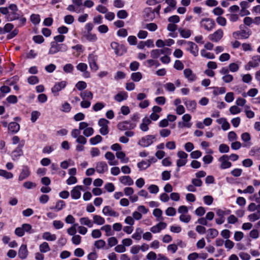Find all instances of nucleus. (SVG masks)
<instances>
[{"label":"nucleus","instance_id":"obj_1","mask_svg":"<svg viewBox=\"0 0 260 260\" xmlns=\"http://www.w3.org/2000/svg\"><path fill=\"white\" fill-rule=\"evenodd\" d=\"M80 134V129L77 128L72 129L71 133V136L76 139V142L77 145L76 146V150L77 152L83 151L85 149L84 145L87 143L86 138Z\"/></svg>","mask_w":260,"mask_h":260},{"label":"nucleus","instance_id":"obj_2","mask_svg":"<svg viewBox=\"0 0 260 260\" xmlns=\"http://www.w3.org/2000/svg\"><path fill=\"white\" fill-rule=\"evenodd\" d=\"M68 49V46L64 44H59L57 43L56 42H51L48 54L53 55L59 52H66Z\"/></svg>","mask_w":260,"mask_h":260},{"label":"nucleus","instance_id":"obj_3","mask_svg":"<svg viewBox=\"0 0 260 260\" xmlns=\"http://www.w3.org/2000/svg\"><path fill=\"white\" fill-rule=\"evenodd\" d=\"M200 26L205 30L210 31L216 26L214 20L210 18H204L200 22Z\"/></svg>","mask_w":260,"mask_h":260},{"label":"nucleus","instance_id":"obj_4","mask_svg":"<svg viewBox=\"0 0 260 260\" xmlns=\"http://www.w3.org/2000/svg\"><path fill=\"white\" fill-rule=\"evenodd\" d=\"M182 42L184 43L185 49L186 51L190 52L195 57L198 55L199 48L194 43L186 41H183Z\"/></svg>","mask_w":260,"mask_h":260},{"label":"nucleus","instance_id":"obj_5","mask_svg":"<svg viewBox=\"0 0 260 260\" xmlns=\"http://www.w3.org/2000/svg\"><path fill=\"white\" fill-rule=\"evenodd\" d=\"M155 137L154 135H146L142 137L138 142V144L143 147H147L154 142Z\"/></svg>","mask_w":260,"mask_h":260},{"label":"nucleus","instance_id":"obj_6","mask_svg":"<svg viewBox=\"0 0 260 260\" xmlns=\"http://www.w3.org/2000/svg\"><path fill=\"white\" fill-rule=\"evenodd\" d=\"M32 229V226L30 224L28 223H24L21 226L16 228L15 230V234L18 237H22L25 232L31 233L30 231Z\"/></svg>","mask_w":260,"mask_h":260},{"label":"nucleus","instance_id":"obj_7","mask_svg":"<svg viewBox=\"0 0 260 260\" xmlns=\"http://www.w3.org/2000/svg\"><path fill=\"white\" fill-rule=\"evenodd\" d=\"M98 56L93 54H89L88 56V62L90 70L95 72L99 70V66L97 63Z\"/></svg>","mask_w":260,"mask_h":260},{"label":"nucleus","instance_id":"obj_8","mask_svg":"<svg viewBox=\"0 0 260 260\" xmlns=\"http://www.w3.org/2000/svg\"><path fill=\"white\" fill-rule=\"evenodd\" d=\"M177 155L179 158L176 161L177 166L180 168L185 166L187 162L188 154L183 151H179Z\"/></svg>","mask_w":260,"mask_h":260},{"label":"nucleus","instance_id":"obj_9","mask_svg":"<svg viewBox=\"0 0 260 260\" xmlns=\"http://www.w3.org/2000/svg\"><path fill=\"white\" fill-rule=\"evenodd\" d=\"M218 161L220 162L219 167L221 170H225L231 168L232 166V163L229 161V155H223L218 158Z\"/></svg>","mask_w":260,"mask_h":260},{"label":"nucleus","instance_id":"obj_10","mask_svg":"<svg viewBox=\"0 0 260 260\" xmlns=\"http://www.w3.org/2000/svg\"><path fill=\"white\" fill-rule=\"evenodd\" d=\"M67 82L66 81H61L55 83L51 89L52 92L53 93L54 95H58V92L67 86Z\"/></svg>","mask_w":260,"mask_h":260},{"label":"nucleus","instance_id":"obj_11","mask_svg":"<svg viewBox=\"0 0 260 260\" xmlns=\"http://www.w3.org/2000/svg\"><path fill=\"white\" fill-rule=\"evenodd\" d=\"M109 121L105 118H101L99 120L98 124L101 127L100 133L103 135H106L109 133L108 124Z\"/></svg>","mask_w":260,"mask_h":260},{"label":"nucleus","instance_id":"obj_12","mask_svg":"<svg viewBox=\"0 0 260 260\" xmlns=\"http://www.w3.org/2000/svg\"><path fill=\"white\" fill-rule=\"evenodd\" d=\"M111 47L114 50L115 54L120 56L126 52L125 47L122 45H120L118 43L113 42L111 43Z\"/></svg>","mask_w":260,"mask_h":260},{"label":"nucleus","instance_id":"obj_13","mask_svg":"<svg viewBox=\"0 0 260 260\" xmlns=\"http://www.w3.org/2000/svg\"><path fill=\"white\" fill-rule=\"evenodd\" d=\"M251 31L250 30H241L239 31H237L233 34V36L236 39H248L249 36L251 35Z\"/></svg>","mask_w":260,"mask_h":260},{"label":"nucleus","instance_id":"obj_14","mask_svg":"<svg viewBox=\"0 0 260 260\" xmlns=\"http://www.w3.org/2000/svg\"><path fill=\"white\" fill-rule=\"evenodd\" d=\"M223 31L221 29H218L208 36L209 39L214 42H219L223 37Z\"/></svg>","mask_w":260,"mask_h":260},{"label":"nucleus","instance_id":"obj_15","mask_svg":"<svg viewBox=\"0 0 260 260\" xmlns=\"http://www.w3.org/2000/svg\"><path fill=\"white\" fill-rule=\"evenodd\" d=\"M135 123H131L129 121H124L119 123L117 125L118 128L120 131L132 129L136 127Z\"/></svg>","mask_w":260,"mask_h":260},{"label":"nucleus","instance_id":"obj_16","mask_svg":"<svg viewBox=\"0 0 260 260\" xmlns=\"http://www.w3.org/2000/svg\"><path fill=\"white\" fill-rule=\"evenodd\" d=\"M102 212L104 215L111 217H118L119 215L118 212L115 211L109 206H105L102 210Z\"/></svg>","mask_w":260,"mask_h":260},{"label":"nucleus","instance_id":"obj_17","mask_svg":"<svg viewBox=\"0 0 260 260\" xmlns=\"http://www.w3.org/2000/svg\"><path fill=\"white\" fill-rule=\"evenodd\" d=\"M167 226L166 223L164 222H159L157 224L152 226L150 231L153 234L159 233L161 230L165 229Z\"/></svg>","mask_w":260,"mask_h":260},{"label":"nucleus","instance_id":"obj_18","mask_svg":"<svg viewBox=\"0 0 260 260\" xmlns=\"http://www.w3.org/2000/svg\"><path fill=\"white\" fill-rule=\"evenodd\" d=\"M83 190L82 185H77L73 188L71 191V197L72 199L77 200L81 197V190Z\"/></svg>","mask_w":260,"mask_h":260},{"label":"nucleus","instance_id":"obj_19","mask_svg":"<svg viewBox=\"0 0 260 260\" xmlns=\"http://www.w3.org/2000/svg\"><path fill=\"white\" fill-rule=\"evenodd\" d=\"M30 175V171L29 167L26 166L22 167L21 171L19 175L18 180L22 181L27 178Z\"/></svg>","mask_w":260,"mask_h":260},{"label":"nucleus","instance_id":"obj_20","mask_svg":"<svg viewBox=\"0 0 260 260\" xmlns=\"http://www.w3.org/2000/svg\"><path fill=\"white\" fill-rule=\"evenodd\" d=\"M24 144H19L17 148L12 152V158L13 160H18L19 157L22 155L23 154V151H22V147L23 146Z\"/></svg>","mask_w":260,"mask_h":260},{"label":"nucleus","instance_id":"obj_21","mask_svg":"<svg viewBox=\"0 0 260 260\" xmlns=\"http://www.w3.org/2000/svg\"><path fill=\"white\" fill-rule=\"evenodd\" d=\"M184 77L190 82L194 81L197 79V77L194 74L192 71L190 69H185L183 71Z\"/></svg>","mask_w":260,"mask_h":260},{"label":"nucleus","instance_id":"obj_22","mask_svg":"<svg viewBox=\"0 0 260 260\" xmlns=\"http://www.w3.org/2000/svg\"><path fill=\"white\" fill-rule=\"evenodd\" d=\"M108 169L107 164L105 161H100L96 164L95 170L100 174H103L107 172Z\"/></svg>","mask_w":260,"mask_h":260},{"label":"nucleus","instance_id":"obj_23","mask_svg":"<svg viewBox=\"0 0 260 260\" xmlns=\"http://www.w3.org/2000/svg\"><path fill=\"white\" fill-rule=\"evenodd\" d=\"M191 118V116L189 114H184L182 117V119L184 122H178V126L181 128H182L183 127H187L188 128L190 127L191 124L190 123H188V122H189Z\"/></svg>","mask_w":260,"mask_h":260},{"label":"nucleus","instance_id":"obj_24","mask_svg":"<svg viewBox=\"0 0 260 260\" xmlns=\"http://www.w3.org/2000/svg\"><path fill=\"white\" fill-rule=\"evenodd\" d=\"M87 65L85 63H79L77 66L76 68L78 70L83 73V76L85 78H89L90 74L89 72L87 71Z\"/></svg>","mask_w":260,"mask_h":260},{"label":"nucleus","instance_id":"obj_25","mask_svg":"<svg viewBox=\"0 0 260 260\" xmlns=\"http://www.w3.org/2000/svg\"><path fill=\"white\" fill-rule=\"evenodd\" d=\"M151 120L147 117H145L142 120V122L140 124V129L144 132L149 130V125L151 124Z\"/></svg>","mask_w":260,"mask_h":260},{"label":"nucleus","instance_id":"obj_26","mask_svg":"<svg viewBox=\"0 0 260 260\" xmlns=\"http://www.w3.org/2000/svg\"><path fill=\"white\" fill-rule=\"evenodd\" d=\"M105 157L108 160V163L110 166H116L118 164V161L115 160L114 154L111 152H106Z\"/></svg>","mask_w":260,"mask_h":260},{"label":"nucleus","instance_id":"obj_27","mask_svg":"<svg viewBox=\"0 0 260 260\" xmlns=\"http://www.w3.org/2000/svg\"><path fill=\"white\" fill-rule=\"evenodd\" d=\"M66 206V203L63 200H58L54 206L51 207L50 209L53 210L55 212H59L65 208Z\"/></svg>","mask_w":260,"mask_h":260},{"label":"nucleus","instance_id":"obj_28","mask_svg":"<svg viewBox=\"0 0 260 260\" xmlns=\"http://www.w3.org/2000/svg\"><path fill=\"white\" fill-rule=\"evenodd\" d=\"M28 253L26 245H21L18 250V256L21 259H25L27 256Z\"/></svg>","mask_w":260,"mask_h":260},{"label":"nucleus","instance_id":"obj_29","mask_svg":"<svg viewBox=\"0 0 260 260\" xmlns=\"http://www.w3.org/2000/svg\"><path fill=\"white\" fill-rule=\"evenodd\" d=\"M120 182L124 185L131 186L134 184V181L129 176H123L119 178Z\"/></svg>","mask_w":260,"mask_h":260},{"label":"nucleus","instance_id":"obj_30","mask_svg":"<svg viewBox=\"0 0 260 260\" xmlns=\"http://www.w3.org/2000/svg\"><path fill=\"white\" fill-rule=\"evenodd\" d=\"M80 96L83 100L91 101L93 98V93L89 90H86L80 92Z\"/></svg>","mask_w":260,"mask_h":260},{"label":"nucleus","instance_id":"obj_31","mask_svg":"<svg viewBox=\"0 0 260 260\" xmlns=\"http://www.w3.org/2000/svg\"><path fill=\"white\" fill-rule=\"evenodd\" d=\"M19 129L20 125L15 122H11L8 124V130L11 133H17Z\"/></svg>","mask_w":260,"mask_h":260},{"label":"nucleus","instance_id":"obj_32","mask_svg":"<svg viewBox=\"0 0 260 260\" xmlns=\"http://www.w3.org/2000/svg\"><path fill=\"white\" fill-rule=\"evenodd\" d=\"M127 97V93L123 91L116 94L114 96V100L118 102H121L124 100H126Z\"/></svg>","mask_w":260,"mask_h":260},{"label":"nucleus","instance_id":"obj_33","mask_svg":"<svg viewBox=\"0 0 260 260\" xmlns=\"http://www.w3.org/2000/svg\"><path fill=\"white\" fill-rule=\"evenodd\" d=\"M218 231L216 229L213 228L209 229L207 231L206 239L207 240L214 239L218 236Z\"/></svg>","mask_w":260,"mask_h":260},{"label":"nucleus","instance_id":"obj_34","mask_svg":"<svg viewBox=\"0 0 260 260\" xmlns=\"http://www.w3.org/2000/svg\"><path fill=\"white\" fill-rule=\"evenodd\" d=\"M216 122L218 124H221L222 129L224 131H226L230 128V124L227 121V120L225 118H221L219 119H217L216 120Z\"/></svg>","mask_w":260,"mask_h":260},{"label":"nucleus","instance_id":"obj_35","mask_svg":"<svg viewBox=\"0 0 260 260\" xmlns=\"http://www.w3.org/2000/svg\"><path fill=\"white\" fill-rule=\"evenodd\" d=\"M21 15V14L19 13V11L9 12L7 18L8 21H12L19 19Z\"/></svg>","mask_w":260,"mask_h":260},{"label":"nucleus","instance_id":"obj_36","mask_svg":"<svg viewBox=\"0 0 260 260\" xmlns=\"http://www.w3.org/2000/svg\"><path fill=\"white\" fill-rule=\"evenodd\" d=\"M178 31L181 37L183 38H188L191 35L192 31L189 29L180 28L178 29Z\"/></svg>","mask_w":260,"mask_h":260},{"label":"nucleus","instance_id":"obj_37","mask_svg":"<svg viewBox=\"0 0 260 260\" xmlns=\"http://www.w3.org/2000/svg\"><path fill=\"white\" fill-rule=\"evenodd\" d=\"M79 221L81 225H86L88 228H92L93 226V222L92 221L87 217L80 218Z\"/></svg>","mask_w":260,"mask_h":260},{"label":"nucleus","instance_id":"obj_38","mask_svg":"<svg viewBox=\"0 0 260 260\" xmlns=\"http://www.w3.org/2000/svg\"><path fill=\"white\" fill-rule=\"evenodd\" d=\"M184 104L189 111H193L196 108L197 103L195 101L186 100L184 101Z\"/></svg>","mask_w":260,"mask_h":260},{"label":"nucleus","instance_id":"obj_39","mask_svg":"<svg viewBox=\"0 0 260 260\" xmlns=\"http://www.w3.org/2000/svg\"><path fill=\"white\" fill-rule=\"evenodd\" d=\"M93 224L103 225L105 223V219L102 216L99 215H93L92 216Z\"/></svg>","mask_w":260,"mask_h":260},{"label":"nucleus","instance_id":"obj_40","mask_svg":"<svg viewBox=\"0 0 260 260\" xmlns=\"http://www.w3.org/2000/svg\"><path fill=\"white\" fill-rule=\"evenodd\" d=\"M42 238L48 241H54L56 239V236L50 232H46L43 234Z\"/></svg>","mask_w":260,"mask_h":260},{"label":"nucleus","instance_id":"obj_41","mask_svg":"<svg viewBox=\"0 0 260 260\" xmlns=\"http://www.w3.org/2000/svg\"><path fill=\"white\" fill-rule=\"evenodd\" d=\"M143 230L140 228H136L135 233L132 235V238L136 240L140 241L142 238Z\"/></svg>","mask_w":260,"mask_h":260},{"label":"nucleus","instance_id":"obj_42","mask_svg":"<svg viewBox=\"0 0 260 260\" xmlns=\"http://www.w3.org/2000/svg\"><path fill=\"white\" fill-rule=\"evenodd\" d=\"M101 230L105 232V235L107 237L112 236L114 233L112 230L111 226L109 224H106L101 227Z\"/></svg>","mask_w":260,"mask_h":260},{"label":"nucleus","instance_id":"obj_43","mask_svg":"<svg viewBox=\"0 0 260 260\" xmlns=\"http://www.w3.org/2000/svg\"><path fill=\"white\" fill-rule=\"evenodd\" d=\"M240 61H237V62H232L230 63L229 65L230 71L231 72H236L238 71L240 68Z\"/></svg>","mask_w":260,"mask_h":260},{"label":"nucleus","instance_id":"obj_44","mask_svg":"<svg viewBox=\"0 0 260 260\" xmlns=\"http://www.w3.org/2000/svg\"><path fill=\"white\" fill-rule=\"evenodd\" d=\"M201 55L203 57L206 58L207 59H214L215 56L213 53L208 52L205 49H202L200 51Z\"/></svg>","mask_w":260,"mask_h":260},{"label":"nucleus","instance_id":"obj_45","mask_svg":"<svg viewBox=\"0 0 260 260\" xmlns=\"http://www.w3.org/2000/svg\"><path fill=\"white\" fill-rule=\"evenodd\" d=\"M248 219L250 221L254 222L260 219V211L249 214Z\"/></svg>","mask_w":260,"mask_h":260},{"label":"nucleus","instance_id":"obj_46","mask_svg":"<svg viewBox=\"0 0 260 260\" xmlns=\"http://www.w3.org/2000/svg\"><path fill=\"white\" fill-rule=\"evenodd\" d=\"M151 165L150 160H143L137 164L138 167L140 170H143L148 168Z\"/></svg>","mask_w":260,"mask_h":260},{"label":"nucleus","instance_id":"obj_47","mask_svg":"<svg viewBox=\"0 0 260 260\" xmlns=\"http://www.w3.org/2000/svg\"><path fill=\"white\" fill-rule=\"evenodd\" d=\"M116 156L118 159L121 160L122 162L126 163L128 161V158L125 157V154L123 151H117Z\"/></svg>","mask_w":260,"mask_h":260},{"label":"nucleus","instance_id":"obj_48","mask_svg":"<svg viewBox=\"0 0 260 260\" xmlns=\"http://www.w3.org/2000/svg\"><path fill=\"white\" fill-rule=\"evenodd\" d=\"M142 74L140 72L133 73L131 75V79L134 82H139L142 78Z\"/></svg>","mask_w":260,"mask_h":260},{"label":"nucleus","instance_id":"obj_49","mask_svg":"<svg viewBox=\"0 0 260 260\" xmlns=\"http://www.w3.org/2000/svg\"><path fill=\"white\" fill-rule=\"evenodd\" d=\"M39 250L42 253H46L50 250V248L48 243L44 242L40 245Z\"/></svg>","mask_w":260,"mask_h":260},{"label":"nucleus","instance_id":"obj_50","mask_svg":"<svg viewBox=\"0 0 260 260\" xmlns=\"http://www.w3.org/2000/svg\"><path fill=\"white\" fill-rule=\"evenodd\" d=\"M162 214V211L160 209L156 208L153 211V215L157 218V221H162L164 220Z\"/></svg>","mask_w":260,"mask_h":260},{"label":"nucleus","instance_id":"obj_51","mask_svg":"<svg viewBox=\"0 0 260 260\" xmlns=\"http://www.w3.org/2000/svg\"><path fill=\"white\" fill-rule=\"evenodd\" d=\"M102 139V137L100 135H98L94 137L91 138L89 139V142L91 145H94L100 143Z\"/></svg>","mask_w":260,"mask_h":260},{"label":"nucleus","instance_id":"obj_52","mask_svg":"<svg viewBox=\"0 0 260 260\" xmlns=\"http://www.w3.org/2000/svg\"><path fill=\"white\" fill-rule=\"evenodd\" d=\"M260 63V55H257L253 56L250 63L251 66L257 67L259 66Z\"/></svg>","mask_w":260,"mask_h":260},{"label":"nucleus","instance_id":"obj_53","mask_svg":"<svg viewBox=\"0 0 260 260\" xmlns=\"http://www.w3.org/2000/svg\"><path fill=\"white\" fill-rule=\"evenodd\" d=\"M0 176L7 179H11L13 177V175L12 173L2 169H0Z\"/></svg>","mask_w":260,"mask_h":260},{"label":"nucleus","instance_id":"obj_54","mask_svg":"<svg viewBox=\"0 0 260 260\" xmlns=\"http://www.w3.org/2000/svg\"><path fill=\"white\" fill-rule=\"evenodd\" d=\"M105 106V104L102 102H97L92 106V109L95 112L101 110Z\"/></svg>","mask_w":260,"mask_h":260},{"label":"nucleus","instance_id":"obj_55","mask_svg":"<svg viewBox=\"0 0 260 260\" xmlns=\"http://www.w3.org/2000/svg\"><path fill=\"white\" fill-rule=\"evenodd\" d=\"M242 80L244 83H249L252 80V77L250 74H242Z\"/></svg>","mask_w":260,"mask_h":260},{"label":"nucleus","instance_id":"obj_56","mask_svg":"<svg viewBox=\"0 0 260 260\" xmlns=\"http://www.w3.org/2000/svg\"><path fill=\"white\" fill-rule=\"evenodd\" d=\"M85 37L89 42H95L98 40L96 35L91 34L90 32H87V34L85 35Z\"/></svg>","mask_w":260,"mask_h":260},{"label":"nucleus","instance_id":"obj_57","mask_svg":"<svg viewBox=\"0 0 260 260\" xmlns=\"http://www.w3.org/2000/svg\"><path fill=\"white\" fill-rule=\"evenodd\" d=\"M94 133V129L91 127H87L84 131L83 132V136L89 137L92 135Z\"/></svg>","mask_w":260,"mask_h":260},{"label":"nucleus","instance_id":"obj_58","mask_svg":"<svg viewBox=\"0 0 260 260\" xmlns=\"http://www.w3.org/2000/svg\"><path fill=\"white\" fill-rule=\"evenodd\" d=\"M117 16L119 19H125L128 16V13L125 10H121L117 12Z\"/></svg>","mask_w":260,"mask_h":260},{"label":"nucleus","instance_id":"obj_59","mask_svg":"<svg viewBox=\"0 0 260 260\" xmlns=\"http://www.w3.org/2000/svg\"><path fill=\"white\" fill-rule=\"evenodd\" d=\"M41 115L40 112L38 111H33L31 113V121L33 123L35 122Z\"/></svg>","mask_w":260,"mask_h":260},{"label":"nucleus","instance_id":"obj_60","mask_svg":"<svg viewBox=\"0 0 260 260\" xmlns=\"http://www.w3.org/2000/svg\"><path fill=\"white\" fill-rule=\"evenodd\" d=\"M30 20L34 24H38L40 22V15L38 14H33L30 16Z\"/></svg>","mask_w":260,"mask_h":260},{"label":"nucleus","instance_id":"obj_61","mask_svg":"<svg viewBox=\"0 0 260 260\" xmlns=\"http://www.w3.org/2000/svg\"><path fill=\"white\" fill-rule=\"evenodd\" d=\"M179 219L184 223H188L191 220V216L188 214L180 215Z\"/></svg>","mask_w":260,"mask_h":260},{"label":"nucleus","instance_id":"obj_62","mask_svg":"<svg viewBox=\"0 0 260 260\" xmlns=\"http://www.w3.org/2000/svg\"><path fill=\"white\" fill-rule=\"evenodd\" d=\"M81 237L79 235H75L72 238V242L73 244L78 245L81 243Z\"/></svg>","mask_w":260,"mask_h":260},{"label":"nucleus","instance_id":"obj_63","mask_svg":"<svg viewBox=\"0 0 260 260\" xmlns=\"http://www.w3.org/2000/svg\"><path fill=\"white\" fill-rule=\"evenodd\" d=\"M148 189L149 190L150 193H153V194H156L159 191L158 186L155 184L150 185L148 187Z\"/></svg>","mask_w":260,"mask_h":260},{"label":"nucleus","instance_id":"obj_64","mask_svg":"<svg viewBox=\"0 0 260 260\" xmlns=\"http://www.w3.org/2000/svg\"><path fill=\"white\" fill-rule=\"evenodd\" d=\"M75 86L79 90H82L87 87V84L84 81H80L76 83Z\"/></svg>","mask_w":260,"mask_h":260}]
</instances>
